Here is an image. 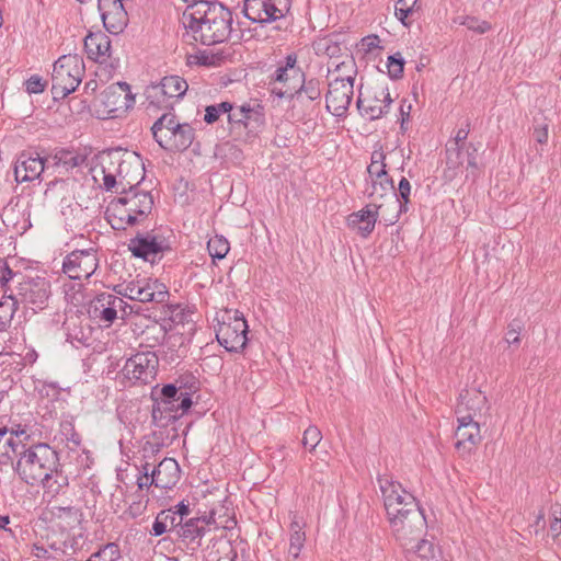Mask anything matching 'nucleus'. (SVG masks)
Masks as SVG:
<instances>
[{"mask_svg": "<svg viewBox=\"0 0 561 561\" xmlns=\"http://www.w3.org/2000/svg\"><path fill=\"white\" fill-rule=\"evenodd\" d=\"M21 436L27 437L24 430L0 428V463L11 465L19 478L31 486L42 484L54 494L67 488L69 477L58 453L46 443L27 445Z\"/></svg>", "mask_w": 561, "mask_h": 561, "instance_id": "f257e3e1", "label": "nucleus"}, {"mask_svg": "<svg viewBox=\"0 0 561 561\" xmlns=\"http://www.w3.org/2000/svg\"><path fill=\"white\" fill-rule=\"evenodd\" d=\"M407 548L409 561H439L440 551L426 539L416 540L415 546Z\"/></svg>", "mask_w": 561, "mask_h": 561, "instance_id": "cd10ccee", "label": "nucleus"}, {"mask_svg": "<svg viewBox=\"0 0 561 561\" xmlns=\"http://www.w3.org/2000/svg\"><path fill=\"white\" fill-rule=\"evenodd\" d=\"M228 121L230 124H240L243 125L245 128L251 127L249 122V116H244L242 114V110H239L238 107H232L231 113L229 114Z\"/></svg>", "mask_w": 561, "mask_h": 561, "instance_id": "6e6d98bb", "label": "nucleus"}, {"mask_svg": "<svg viewBox=\"0 0 561 561\" xmlns=\"http://www.w3.org/2000/svg\"><path fill=\"white\" fill-rule=\"evenodd\" d=\"M49 160L43 158L36 151H22L14 163V176L18 183L31 182L41 176V174L49 169Z\"/></svg>", "mask_w": 561, "mask_h": 561, "instance_id": "2eb2a0df", "label": "nucleus"}, {"mask_svg": "<svg viewBox=\"0 0 561 561\" xmlns=\"http://www.w3.org/2000/svg\"><path fill=\"white\" fill-rule=\"evenodd\" d=\"M220 115L218 113V110L215 105H208L205 108V116L204 121L207 124H214L219 119Z\"/></svg>", "mask_w": 561, "mask_h": 561, "instance_id": "bf43d9fd", "label": "nucleus"}, {"mask_svg": "<svg viewBox=\"0 0 561 561\" xmlns=\"http://www.w3.org/2000/svg\"><path fill=\"white\" fill-rule=\"evenodd\" d=\"M378 483L383 497V505L390 524L405 516V510L410 511V502L417 503L398 481L388 477H379Z\"/></svg>", "mask_w": 561, "mask_h": 561, "instance_id": "0eeeda50", "label": "nucleus"}, {"mask_svg": "<svg viewBox=\"0 0 561 561\" xmlns=\"http://www.w3.org/2000/svg\"><path fill=\"white\" fill-rule=\"evenodd\" d=\"M366 194L368 197H382L388 192H396L393 180L389 174L383 175L382 178H376L371 180V184L366 188Z\"/></svg>", "mask_w": 561, "mask_h": 561, "instance_id": "f704fd0d", "label": "nucleus"}, {"mask_svg": "<svg viewBox=\"0 0 561 561\" xmlns=\"http://www.w3.org/2000/svg\"><path fill=\"white\" fill-rule=\"evenodd\" d=\"M84 49L94 61L106 62L111 59V39L103 32L89 33L84 38Z\"/></svg>", "mask_w": 561, "mask_h": 561, "instance_id": "5701e85b", "label": "nucleus"}, {"mask_svg": "<svg viewBox=\"0 0 561 561\" xmlns=\"http://www.w3.org/2000/svg\"><path fill=\"white\" fill-rule=\"evenodd\" d=\"M467 162V170H471L473 178L477 176V148L473 144L466 147V153L462 152L461 147L449 146L446 149V169L444 171L445 178L453 180L458 170Z\"/></svg>", "mask_w": 561, "mask_h": 561, "instance_id": "dca6fc26", "label": "nucleus"}, {"mask_svg": "<svg viewBox=\"0 0 561 561\" xmlns=\"http://www.w3.org/2000/svg\"><path fill=\"white\" fill-rule=\"evenodd\" d=\"M388 73L391 79H400L403 75L404 59L399 53L388 57Z\"/></svg>", "mask_w": 561, "mask_h": 561, "instance_id": "79ce46f5", "label": "nucleus"}, {"mask_svg": "<svg viewBox=\"0 0 561 561\" xmlns=\"http://www.w3.org/2000/svg\"><path fill=\"white\" fill-rule=\"evenodd\" d=\"M207 250L214 260H222L230 250L228 240L222 236H215L207 242Z\"/></svg>", "mask_w": 561, "mask_h": 561, "instance_id": "4c0bfd02", "label": "nucleus"}, {"mask_svg": "<svg viewBox=\"0 0 561 561\" xmlns=\"http://www.w3.org/2000/svg\"><path fill=\"white\" fill-rule=\"evenodd\" d=\"M367 172L370 176V180L376 178H382L387 175L386 163H380L377 160H371L370 164L367 168Z\"/></svg>", "mask_w": 561, "mask_h": 561, "instance_id": "5fc2aeb1", "label": "nucleus"}, {"mask_svg": "<svg viewBox=\"0 0 561 561\" xmlns=\"http://www.w3.org/2000/svg\"><path fill=\"white\" fill-rule=\"evenodd\" d=\"M194 57L196 62L201 66H216L221 60V56L219 54H214L207 50L198 51Z\"/></svg>", "mask_w": 561, "mask_h": 561, "instance_id": "8fccbe9b", "label": "nucleus"}, {"mask_svg": "<svg viewBox=\"0 0 561 561\" xmlns=\"http://www.w3.org/2000/svg\"><path fill=\"white\" fill-rule=\"evenodd\" d=\"M84 62L77 54L64 55L55 61L51 73V93L55 100L64 99L80 84Z\"/></svg>", "mask_w": 561, "mask_h": 561, "instance_id": "39448f33", "label": "nucleus"}, {"mask_svg": "<svg viewBox=\"0 0 561 561\" xmlns=\"http://www.w3.org/2000/svg\"><path fill=\"white\" fill-rule=\"evenodd\" d=\"M174 236L169 229L156 228L150 231H137L129 240L128 250L135 257L154 264L164 254L173 251Z\"/></svg>", "mask_w": 561, "mask_h": 561, "instance_id": "20e7f679", "label": "nucleus"}, {"mask_svg": "<svg viewBox=\"0 0 561 561\" xmlns=\"http://www.w3.org/2000/svg\"><path fill=\"white\" fill-rule=\"evenodd\" d=\"M469 133H470V123L467 121L466 125L460 127L457 130L456 136L454 138V141H453V144L450 146L461 147V144L465 142V140L467 139Z\"/></svg>", "mask_w": 561, "mask_h": 561, "instance_id": "4d7b16f0", "label": "nucleus"}, {"mask_svg": "<svg viewBox=\"0 0 561 561\" xmlns=\"http://www.w3.org/2000/svg\"><path fill=\"white\" fill-rule=\"evenodd\" d=\"M182 23L195 42L210 46L230 38L233 15L222 3L204 0L186 7Z\"/></svg>", "mask_w": 561, "mask_h": 561, "instance_id": "f03ea898", "label": "nucleus"}, {"mask_svg": "<svg viewBox=\"0 0 561 561\" xmlns=\"http://www.w3.org/2000/svg\"><path fill=\"white\" fill-rule=\"evenodd\" d=\"M354 93V78H336L330 85L325 94L327 108L337 117H342L347 112Z\"/></svg>", "mask_w": 561, "mask_h": 561, "instance_id": "f8f14e48", "label": "nucleus"}, {"mask_svg": "<svg viewBox=\"0 0 561 561\" xmlns=\"http://www.w3.org/2000/svg\"><path fill=\"white\" fill-rule=\"evenodd\" d=\"M180 524L181 517L174 516V513L170 510H162L156 516L150 535L159 537L167 531L174 533L176 535Z\"/></svg>", "mask_w": 561, "mask_h": 561, "instance_id": "c85d7f7f", "label": "nucleus"}, {"mask_svg": "<svg viewBox=\"0 0 561 561\" xmlns=\"http://www.w3.org/2000/svg\"><path fill=\"white\" fill-rule=\"evenodd\" d=\"M410 194H411V184H410L409 180L403 176L399 181L398 193H394V196H396L394 203L399 204L398 214L408 211V204L410 203ZM398 216L399 215L396 216V219L398 218Z\"/></svg>", "mask_w": 561, "mask_h": 561, "instance_id": "ea45409f", "label": "nucleus"}, {"mask_svg": "<svg viewBox=\"0 0 561 561\" xmlns=\"http://www.w3.org/2000/svg\"><path fill=\"white\" fill-rule=\"evenodd\" d=\"M413 10L408 8H401L400 5L396 4L394 8V14L404 25H408L407 19L412 14Z\"/></svg>", "mask_w": 561, "mask_h": 561, "instance_id": "774afa93", "label": "nucleus"}, {"mask_svg": "<svg viewBox=\"0 0 561 561\" xmlns=\"http://www.w3.org/2000/svg\"><path fill=\"white\" fill-rule=\"evenodd\" d=\"M239 110H242V114L244 116H249L250 126L252 124L261 125L263 123V115L259 110L252 108L250 105H241L238 107Z\"/></svg>", "mask_w": 561, "mask_h": 561, "instance_id": "864d4df0", "label": "nucleus"}, {"mask_svg": "<svg viewBox=\"0 0 561 561\" xmlns=\"http://www.w3.org/2000/svg\"><path fill=\"white\" fill-rule=\"evenodd\" d=\"M211 520V516L188 518L180 524L175 536L187 546L191 545L194 550L201 546V540L206 533V526L209 525Z\"/></svg>", "mask_w": 561, "mask_h": 561, "instance_id": "aec40b11", "label": "nucleus"}, {"mask_svg": "<svg viewBox=\"0 0 561 561\" xmlns=\"http://www.w3.org/2000/svg\"><path fill=\"white\" fill-rule=\"evenodd\" d=\"M180 466L173 458H164L151 470V481L160 489H172L180 480Z\"/></svg>", "mask_w": 561, "mask_h": 561, "instance_id": "412c9836", "label": "nucleus"}, {"mask_svg": "<svg viewBox=\"0 0 561 561\" xmlns=\"http://www.w3.org/2000/svg\"><path fill=\"white\" fill-rule=\"evenodd\" d=\"M112 305L115 309V313L117 314L118 310L123 311L124 314L127 313L126 308H129V312L133 311L131 307L128 306L122 298L112 294Z\"/></svg>", "mask_w": 561, "mask_h": 561, "instance_id": "e2e57ef3", "label": "nucleus"}, {"mask_svg": "<svg viewBox=\"0 0 561 561\" xmlns=\"http://www.w3.org/2000/svg\"><path fill=\"white\" fill-rule=\"evenodd\" d=\"M118 186H122V190L117 188L116 193L122 195L119 197L123 204L127 206V210L135 217H138L140 221L147 218L153 207L151 194L146 191H138L136 186H130L128 191L122 183Z\"/></svg>", "mask_w": 561, "mask_h": 561, "instance_id": "f3484780", "label": "nucleus"}, {"mask_svg": "<svg viewBox=\"0 0 561 561\" xmlns=\"http://www.w3.org/2000/svg\"><path fill=\"white\" fill-rule=\"evenodd\" d=\"M297 55L295 53L288 54L285 57V64L280 65L275 73L274 81L283 83L284 87L288 84H299V79H302V70L296 66Z\"/></svg>", "mask_w": 561, "mask_h": 561, "instance_id": "bb28decb", "label": "nucleus"}, {"mask_svg": "<svg viewBox=\"0 0 561 561\" xmlns=\"http://www.w3.org/2000/svg\"><path fill=\"white\" fill-rule=\"evenodd\" d=\"M50 295V282L46 277H31L19 284L18 297L12 298V304L21 302L33 311L43 310Z\"/></svg>", "mask_w": 561, "mask_h": 561, "instance_id": "9d476101", "label": "nucleus"}, {"mask_svg": "<svg viewBox=\"0 0 561 561\" xmlns=\"http://www.w3.org/2000/svg\"><path fill=\"white\" fill-rule=\"evenodd\" d=\"M98 266L95 250H75L64 259L62 272L71 279H82L92 276Z\"/></svg>", "mask_w": 561, "mask_h": 561, "instance_id": "9b49d317", "label": "nucleus"}, {"mask_svg": "<svg viewBox=\"0 0 561 561\" xmlns=\"http://www.w3.org/2000/svg\"><path fill=\"white\" fill-rule=\"evenodd\" d=\"M321 438V431L317 426L310 425L305 430L301 443L306 449L312 451L316 449Z\"/></svg>", "mask_w": 561, "mask_h": 561, "instance_id": "a19ab883", "label": "nucleus"}, {"mask_svg": "<svg viewBox=\"0 0 561 561\" xmlns=\"http://www.w3.org/2000/svg\"><path fill=\"white\" fill-rule=\"evenodd\" d=\"M248 331L247 320L239 310H226L218 321L216 339L228 352L239 353L247 345Z\"/></svg>", "mask_w": 561, "mask_h": 561, "instance_id": "423d86ee", "label": "nucleus"}, {"mask_svg": "<svg viewBox=\"0 0 561 561\" xmlns=\"http://www.w3.org/2000/svg\"><path fill=\"white\" fill-rule=\"evenodd\" d=\"M89 316L101 322L111 324L116 319L115 309L112 305V294L102 293L96 295L89 304Z\"/></svg>", "mask_w": 561, "mask_h": 561, "instance_id": "393cba45", "label": "nucleus"}, {"mask_svg": "<svg viewBox=\"0 0 561 561\" xmlns=\"http://www.w3.org/2000/svg\"><path fill=\"white\" fill-rule=\"evenodd\" d=\"M264 2H265V8H263V10H264L263 13H265V14L263 15L262 24L280 20V19L285 18V15L288 13V12H280V8L270 0H264Z\"/></svg>", "mask_w": 561, "mask_h": 561, "instance_id": "37998d69", "label": "nucleus"}, {"mask_svg": "<svg viewBox=\"0 0 561 561\" xmlns=\"http://www.w3.org/2000/svg\"><path fill=\"white\" fill-rule=\"evenodd\" d=\"M534 138L539 144H546L548 140V125H543L542 127H536L534 130Z\"/></svg>", "mask_w": 561, "mask_h": 561, "instance_id": "69168bd1", "label": "nucleus"}, {"mask_svg": "<svg viewBox=\"0 0 561 561\" xmlns=\"http://www.w3.org/2000/svg\"><path fill=\"white\" fill-rule=\"evenodd\" d=\"M169 510L174 513V516L181 517V523L183 522L184 517L188 516L191 513L190 504L185 501H181L179 504Z\"/></svg>", "mask_w": 561, "mask_h": 561, "instance_id": "13d9d810", "label": "nucleus"}, {"mask_svg": "<svg viewBox=\"0 0 561 561\" xmlns=\"http://www.w3.org/2000/svg\"><path fill=\"white\" fill-rule=\"evenodd\" d=\"M107 220L112 228L115 230H125L128 226H135L140 222L138 217H135L127 210V206L123 204L122 198H114L106 210Z\"/></svg>", "mask_w": 561, "mask_h": 561, "instance_id": "b1692460", "label": "nucleus"}, {"mask_svg": "<svg viewBox=\"0 0 561 561\" xmlns=\"http://www.w3.org/2000/svg\"><path fill=\"white\" fill-rule=\"evenodd\" d=\"M164 112L151 126L153 139L164 150L170 149V144L174 139V135L182 127L174 113L171 110Z\"/></svg>", "mask_w": 561, "mask_h": 561, "instance_id": "6ab92c4d", "label": "nucleus"}, {"mask_svg": "<svg viewBox=\"0 0 561 561\" xmlns=\"http://www.w3.org/2000/svg\"><path fill=\"white\" fill-rule=\"evenodd\" d=\"M392 99L388 88H377L373 98L357 100V107L363 115H367L369 119L375 121L381 118L389 112Z\"/></svg>", "mask_w": 561, "mask_h": 561, "instance_id": "a211bd4d", "label": "nucleus"}, {"mask_svg": "<svg viewBox=\"0 0 561 561\" xmlns=\"http://www.w3.org/2000/svg\"><path fill=\"white\" fill-rule=\"evenodd\" d=\"M379 37L377 35L366 36L362 39L363 46L367 51H371L373 49L379 47Z\"/></svg>", "mask_w": 561, "mask_h": 561, "instance_id": "338daca9", "label": "nucleus"}, {"mask_svg": "<svg viewBox=\"0 0 561 561\" xmlns=\"http://www.w3.org/2000/svg\"><path fill=\"white\" fill-rule=\"evenodd\" d=\"M456 449L462 457L470 456L481 442L480 425L458 426L456 431Z\"/></svg>", "mask_w": 561, "mask_h": 561, "instance_id": "a878e982", "label": "nucleus"}, {"mask_svg": "<svg viewBox=\"0 0 561 561\" xmlns=\"http://www.w3.org/2000/svg\"><path fill=\"white\" fill-rule=\"evenodd\" d=\"M85 561H122L121 549L115 542L105 543Z\"/></svg>", "mask_w": 561, "mask_h": 561, "instance_id": "e433bc0d", "label": "nucleus"}, {"mask_svg": "<svg viewBox=\"0 0 561 561\" xmlns=\"http://www.w3.org/2000/svg\"><path fill=\"white\" fill-rule=\"evenodd\" d=\"M150 397L153 401L152 424L159 428L174 424L193 404L191 392L183 391V386L175 383H167L162 388L153 387Z\"/></svg>", "mask_w": 561, "mask_h": 561, "instance_id": "7ed1b4c3", "label": "nucleus"}, {"mask_svg": "<svg viewBox=\"0 0 561 561\" xmlns=\"http://www.w3.org/2000/svg\"><path fill=\"white\" fill-rule=\"evenodd\" d=\"M14 311V304L0 302V332L10 327Z\"/></svg>", "mask_w": 561, "mask_h": 561, "instance_id": "de8ad7c7", "label": "nucleus"}, {"mask_svg": "<svg viewBox=\"0 0 561 561\" xmlns=\"http://www.w3.org/2000/svg\"><path fill=\"white\" fill-rule=\"evenodd\" d=\"M410 511L405 510L403 518L396 519L390 524L397 540L400 541L402 547H408L413 541L419 540L426 528V518L419 503L410 502Z\"/></svg>", "mask_w": 561, "mask_h": 561, "instance_id": "1a4fd4ad", "label": "nucleus"}, {"mask_svg": "<svg viewBox=\"0 0 561 561\" xmlns=\"http://www.w3.org/2000/svg\"><path fill=\"white\" fill-rule=\"evenodd\" d=\"M24 84L28 94H38L45 90L46 81H44L39 76L34 75L27 79Z\"/></svg>", "mask_w": 561, "mask_h": 561, "instance_id": "3c124183", "label": "nucleus"}, {"mask_svg": "<svg viewBox=\"0 0 561 561\" xmlns=\"http://www.w3.org/2000/svg\"><path fill=\"white\" fill-rule=\"evenodd\" d=\"M460 24L478 34H484L491 30V24L488 21H481L474 16H465Z\"/></svg>", "mask_w": 561, "mask_h": 561, "instance_id": "c03bdc74", "label": "nucleus"}, {"mask_svg": "<svg viewBox=\"0 0 561 561\" xmlns=\"http://www.w3.org/2000/svg\"><path fill=\"white\" fill-rule=\"evenodd\" d=\"M60 434L67 443H71L73 447H78L81 444V437L76 432L75 426L71 422L60 423Z\"/></svg>", "mask_w": 561, "mask_h": 561, "instance_id": "a18cd8bd", "label": "nucleus"}, {"mask_svg": "<svg viewBox=\"0 0 561 561\" xmlns=\"http://www.w3.org/2000/svg\"><path fill=\"white\" fill-rule=\"evenodd\" d=\"M0 272H1V275H0V284L1 286H5L9 280L12 279L13 277V272L12 270L10 268V266L8 265L7 262H2L1 263V266H0Z\"/></svg>", "mask_w": 561, "mask_h": 561, "instance_id": "680f3d73", "label": "nucleus"}, {"mask_svg": "<svg viewBox=\"0 0 561 561\" xmlns=\"http://www.w3.org/2000/svg\"><path fill=\"white\" fill-rule=\"evenodd\" d=\"M295 88H297V84H288L284 90L274 88L272 91L278 98L296 99Z\"/></svg>", "mask_w": 561, "mask_h": 561, "instance_id": "052dcab7", "label": "nucleus"}, {"mask_svg": "<svg viewBox=\"0 0 561 561\" xmlns=\"http://www.w3.org/2000/svg\"><path fill=\"white\" fill-rule=\"evenodd\" d=\"M158 357L152 352L137 353L128 358L123 367L126 378L147 383L157 375Z\"/></svg>", "mask_w": 561, "mask_h": 561, "instance_id": "4468645a", "label": "nucleus"}, {"mask_svg": "<svg viewBox=\"0 0 561 561\" xmlns=\"http://www.w3.org/2000/svg\"><path fill=\"white\" fill-rule=\"evenodd\" d=\"M523 329V324L519 320L514 319L507 325V331L505 333V341L508 344H517L519 343V333Z\"/></svg>", "mask_w": 561, "mask_h": 561, "instance_id": "09e8293b", "label": "nucleus"}, {"mask_svg": "<svg viewBox=\"0 0 561 561\" xmlns=\"http://www.w3.org/2000/svg\"><path fill=\"white\" fill-rule=\"evenodd\" d=\"M104 27L111 34H119L128 24V14L125 8H119L117 12H107L101 15Z\"/></svg>", "mask_w": 561, "mask_h": 561, "instance_id": "7c9ffc66", "label": "nucleus"}, {"mask_svg": "<svg viewBox=\"0 0 561 561\" xmlns=\"http://www.w3.org/2000/svg\"><path fill=\"white\" fill-rule=\"evenodd\" d=\"M51 167L62 165L67 170L79 167L84 158L79 154H73L71 151L66 149H59L54 154L47 157Z\"/></svg>", "mask_w": 561, "mask_h": 561, "instance_id": "473e14b6", "label": "nucleus"}, {"mask_svg": "<svg viewBox=\"0 0 561 561\" xmlns=\"http://www.w3.org/2000/svg\"><path fill=\"white\" fill-rule=\"evenodd\" d=\"M305 93L309 101H316L321 96L320 81L316 78L306 80L302 72V79H299V84L295 88L296 99L299 100L301 94Z\"/></svg>", "mask_w": 561, "mask_h": 561, "instance_id": "72a5a7b5", "label": "nucleus"}, {"mask_svg": "<svg viewBox=\"0 0 561 561\" xmlns=\"http://www.w3.org/2000/svg\"><path fill=\"white\" fill-rule=\"evenodd\" d=\"M305 541L306 535L305 531L302 530V526L298 520H294L290 524V539L288 549L289 556L297 559L305 545Z\"/></svg>", "mask_w": 561, "mask_h": 561, "instance_id": "c9c22d12", "label": "nucleus"}, {"mask_svg": "<svg viewBox=\"0 0 561 561\" xmlns=\"http://www.w3.org/2000/svg\"><path fill=\"white\" fill-rule=\"evenodd\" d=\"M150 284L146 278L135 279L125 285L124 289L117 290L119 295L127 297L130 300L140 302H149Z\"/></svg>", "mask_w": 561, "mask_h": 561, "instance_id": "c756f323", "label": "nucleus"}, {"mask_svg": "<svg viewBox=\"0 0 561 561\" xmlns=\"http://www.w3.org/2000/svg\"><path fill=\"white\" fill-rule=\"evenodd\" d=\"M119 8H124L123 0H98V9L101 15L107 14V12H117Z\"/></svg>", "mask_w": 561, "mask_h": 561, "instance_id": "603ef678", "label": "nucleus"}, {"mask_svg": "<svg viewBox=\"0 0 561 561\" xmlns=\"http://www.w3.org/2000/svg\"><path fill=\"white\" fill-rule=\"evenodd\" d=\"M381 205L370 203L363 209L352 213L347 218V224L351 228H357L359 234L364 238L368 237L377 222L378 210Z\"/></svg>", "mask_w": 561, "mask_h": 561, "instance_id": "4be33fe9", "label": "nucleus"}, {"mask_svg": "<svg viewBox=\"0 0 561 561\" xmlns=\"http://www.w3.org/2000/svg\"><path fill=\"white\" fill-rule=\"evenodd\" d=\"M195 130L188 123H183L170 144L169 151H184L193 144Z\"/></svg>", "mask_w": 561, "mask_h": 561, "instance_id": "2f4dec72", "label": "nucleus"}, {"mask_svg": "<svg viewBox=\"0 0 561 561\" xmlns=\"http://www.w3.org/2000/svg\"><path fill=\"white\" fill-rule=\"evenodd\" d=\"M151 290H149V302L153 301L157 304H163L169 298V291L163 284L157 280L150 284Z\"/></svg>", "mask_w": 561, "mask_h": 561, "instance_id": "49530a36", "label": "nucleus"}, {"mask_svg": "<svg viewBox=\"0 0 561 561\" xmlns=\"http://www.w3.org/2000/svg\"><path fill=\"white\" fill-rule=\"evenodd\" d=\"M101 103L108 116L117 117L133 107L135 98L127 82H116L101 93Z\"/></svg>", "mask_w": 561, "mask_h": 561, "instance_id": "ddd939ff", "label": "nucleus"}, {"mask_svg": "<svg viewBox=\"0 0 561 561\" xmlns=\"http://www.w3.org/2000/svg\"><path fill=\"white\" fill-rule=\"evenodd\" d=\"M188 89V84L180 76L164 77L157 85L147 89V110L156 111L158 108L172 110L173 101L182 98Z\"/></svg>", "mask_w": 561, "mask_h": 561, "instance_id": "6e6552de", "label": "nucleus"}, {"mask_svg": "<svg viewBox=\"0 0 561 561\" xmlns=\"http://www.w3.org/2000/svg\"><path fill=\"white\" fill-rule=\"evenodd\" d=\"M112 305L115 309V313L117 314L118 310L123 311L124 314L127 313L126 308H129V312L133 311L131 307L128 306L122 298L112 294Z\"/></svg>", "mask_w": 561, "mask_h": 561, "instance_id": "0e129e2a", "label": "nucleus"}, {"mask_svg": "<svg viewBox=\"0 0 561 561\" xmlns=\"http://www.w3.org/2000/svg\"><path fill=\"white\" fill-rule=\"evenodd\" d=\"M265 8L264 0H244L243 13L247 19L254 23L262 24L263 13Z\"/></svg>", "mask_w": 561, "mask_h": 561, "instance_id": "58836bf2", "label": "nucleus"}]
</instances>
